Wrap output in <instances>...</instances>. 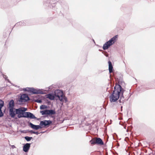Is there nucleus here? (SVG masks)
I'll return each mask as SVG.
<instances>
[{
    "label": "nucleus",
    "mask_w": 155,
    "mask_h": 155,
    "mask_svg": "<svg viewBox=\"0 0 155 155\" xmlns=\"http://www.w3.org/2000/svg\"><path fill=\"white\" fill-rule=\"evenodd\" d=\"M22 108L15 109L14 114L10 116L11 117L15 119L21 118H29L31 112H25L26 110H23Z\"/></svg>",
    "instance_id": "1"
},
{
    "label": "nucleus",
    "mask_w": 155,
    "mask_h": 155,
    "mask_svg": "<svg viewBox=\"0 0 155 155\" xmlns=\"http://www.w3.org/2000/svg\"><path fill=\"white\" fill-rule=\"evenodd\" d=\"M114 88V90L109 97L111 102H115L118 100L123 88L120 84H116Z\"/></svg>",
    "instance_id": "2"
},
{
    "label": "nucleus",
    "mask_w": 155,
    "mask_h": 155,
    "mask_svg": "<svg viewBox=\"0 0 155 155\" xmlns=\"http://www.w3.org/2000/svg\"><path fill=\"white\" fill-rule=\"evenodd\" d=\"M117 35H115L105 42L103 45L102 47L103 49L104 50L107 49L110 47L117 40Z\"/></svg>",
    "instance_id": "3"
},
{
    "label": "nucleus",
    "mask_w": 155,
    "mask_h": 155,
    "mask_svg": "<svg viewBox=\"0 0 155 155\" xmlns=\"http://www.w3.org/2000/svg\"><path fill=\"white\" fill-rule=\"evenodd\" d=\"M125 91V90L123 88L121 93V94H120V98L119 100V101L120 103L124 104V102L125 101V100L127 101L132 94L130 93V90L128 91H127L126 93H127V96L126 97V98H125V97L124 96V93Z\"/></svg>",
    "instance_id": "4"
},
{
    "label": "nucleus",
    "mask_w": 155,
    "mask_h": 155,
    "mask_svg": "<svg viewBox=\"0 0 155 155\" xmlns=\"http://www.w3.org/2000/svg\"><path fill=\"white\" fill-rule=\"evenodd\" d=\"M15 106V103L14 100L13 99L11 100L8 102V104L7 106L10 116L14 114L15 109H16L14 108Z\"/></svg>",
    "instance_id": "5"
},
{
    "label": "nucleus",
    "mask_w": 155,
    "mask_h": 155,
    "mask_svg": "<svg viewBox=\"0 0 155 155\" xmlns=\"http://www.w3.org/2000/svg\"><path fill=\"white\" fill-rule=\"evenodd\" d=\"M29 91V92L32 94H46L45 90L42 89H35L33 87H30Z\"/></svg>",
    "instance_id": "6"
},
{
    "label": "nucleus",
    "mask_w": 155,
    "mask_h": 155,
    "mask_svg": "<svg viewBox=\"0 0 155 155\" xmlns=\"http://www.w3.org/2000/svg\"><path fill=\"white\" fill-rule=\"evenodd\" d=\"M89 142L92 145L97 144L98 145L101 146L104 145L103 141L100 137L97 138L95 140L94 139L92 138L89 141Z\"/></svg>",
    "instance_id": "7"
},
{
    "label": "nucleus",
    "mask_w": 155,
    "mask_h": 155,
    "mask_svg": "<svg viewBox=\"0 0 155 155\" xmlns=\"http://www.w3.org/2000/svg\"><path fill=\"white\" fill-rule=\"evenodd\" d=\"M113 76L119 82L122 83L123 76L120 73L118 72L114 71L113 73Z\"/></svg>",
    "instance_id": "8"
},
{
    "label": "nucleus",
    "mask_w": 155,
    "mask_h": 155,
    "mask_svg": "<svg viewBox=\"0 0 155 155\" xmlns=\"http://www.w3.org/2000/svg\"><path fill=\"white\" fill-rule=\"evenodd\" d=\"M54 95L55 99L61 101L62 99V96L63 94V91L60 90H57L54 91Z\"/></svg>",
    "instance_id": "9"
},
{
    "label": "nucleus",
    "mask_w": 155,
    "mask_h": 155,
    "mask_svg": "<svg viewBox=\"0 0 155 155\" xmlns=\"http://www.w3.org/2000/svg\"><path fill=\"white\" fill-rule=\"evenodd\" d=\"M52 121L50 120H44L40 122V125L43 127H47L50 126L52 124Z\"/></svg>",
    "instance_id": "10"
},
{
    "label": "nucleus",
    "mask_w": 155,
    "mask_h": 155,
    "mask_svg": "<svg viewBox=\"0 0 155 155\" xmlns=\"http://www.w3.org/2000/svg\"><path fill=\"white\" fill-rule=\"evenodd\" d=\"M30 100V98L27 94H23L21 96L18 100V101L19 102H26Z\"/></svg>",
    "instance_id": "11"
},
{
    "label": "nucleus",
    "mask_w": 155,
    "mask_h": 155,
    "mask_svg": "<svg viewBox=\"0 0 155 155\" xmlns=\"http://www.w3.org/2000/svg\"><path fill=\"white\" fill-rule=\"evenodd\" d=\"M28 124L29 127L32 129L35 130H38L42 128V127L41 125H40V124L39 125H35L29 121L28 122Z\"/></svg>",
    "instance_id": "12"
},
{
    "label": "nucleus",
    "mask_w": 155,
    "mask_h": 155,
    "mask_svg": "<svg viewBox=\"0 0 155 155\" xmlns=\"http://www.w3.org/2000/svg\"><path fill=\"white\" fill-rule=\"evenodd\" d=\"M31 143H27L23 144V150L25 152H27L28 151L30 147Z\"/></svg>",
    "instance_id": "13"
},
{
    "label": "nucleus",
    "mask_w": 155,
    "mask_h": 155,
    "mask_svg": "<svg viewBox=\"0 0 155 155\" xmlns=\"http://www.w3.org/2000/svg\"><path fill=\"white\" fill-rule=\"evenodd\" d=\"M4 106V102L2 100L0 99V117H3L4 115V113L2 110V107Z\"/></svg>",
    "instance_id": "14"
},
{
    "label": "nucleus",
    "mask_w": 155,
    "mask_h": 155,
    "mask_svg": "<svg viewBox=\"0 0 155 155\" xmlns=\"http://www.w3.org/2000/svg\"><path fill=\"white\" fill-rule=\"evenodd\" d=\"M58 1L57 0H54V1L51 2L50 0H47L44 3V4L46 6L48 7H51V5L52 4H54Z\"/></svg>",
    "instance_id": "15"
},
{
    "label": "nucleus",
    "mask_w": 155,
    "mask_h": 155,
    "mask_svg": "<svg viewBox=\"0 0 155 155\" xmlns=\"http://www.w3.org/2000/svg\"><path fill=\"white\" fill-rule=\"evenodd\" d=\"M48 116L51 117V115H54L56 114V112L54 109H48Z\"/></svg>",
    "instance_id": "16"
},
{
    "label": "nucleus",
    "mask_w": 155,
    "mask_h": 155,
    "mask_svg": "<svg viewBox=\"0 0 155 155\" xmlns=\"http://www.w3.org/2000/svg\"><path fill=\"white\" fill-rule=\"evenodd\" d=\"M47 97L51 100H53L55 99V97L54 94L50 93L46 95Z\"/></svg>",
    "instance_id": "17"
},
{
    "label": "nucleus",
    "mask_w": 155,
    "mask_h": 155,
    "mask_svg": "<svg viewBox=\"0 0 155 155\" xmlns=\"http://www.w3.org/2000/svg\"><path fill=\"white\" fill-rule=\"evenodd\" d=\"M26 25V23L24 22V21H21L17 23L16 24H15V25L12 28V29H13V28L15 26H25Z\"/></svg>",
    "instance_id": "18"
},
{
    "label": "nucleus",
    "mask_w": 155,
    "mask_h": 155,
    "mask_svg": "<svg viewBox=\"0 0 155 155\" xmlns=\"http://www.w3.org/2000/svg\"><path fill=\"white\" fill-rule=\"evenodd\" d=\"M29 118L31 119H36L38 120H40V118H37V117L35 116L33 114L31 113V114L30 115V116L29 117Z\"/></svg>",
    "instance_id": "19"
},
{
    "label": "nucleus",
    "mask_w": 155,
    "mask_h": 155,
    "mask_svg": "<svg viewBox=\"0 0 155 155\" xmlns=\"http://www.w3.org/2000/svg\"><path fill=\"white\" fill-rule=\"evenodd\" d=\"M48 109H45L40 111V113L42 115H48Z\"/></svg>",
    "instance_id": "20"
},
{
    "label": "nucleus",
    "mask_w": 155,
    "mask_h": 155,
    "mask_svg": "<svg viewBox=\"0 0 155 155\" xmlns=\"http://www.w3.org/2000/svg\"><path fill=\"white\" fill-rule=\"evenodd\" d=\"M109 71V73L110 74V78L111 76V74H110L111 73L113 72V71H114V69L113 66H110L109 67V69H108Z\"/></svg>",
    "instance_id": "21"
},
{
    "label": "nucleus",
    "mask_w": 155,
    "mask_h": 155,
    "mask_svg": "<svg viewBox=\"0 0 155 155\" xmlns=\"http://www.w3.org/2000/svg\"><path fill=\"white\" fill-rule=\"evenodd\" d=\"M62 99V101H61V102H64V101L65 103H66L68 101L67 97L65 96H64L63 94Z\"/></svg>",
    "instance_id": "22"
},
{
    "label": "nucleus",
    "mask_w": 155,
    "mask_h": 155,
    "mask_svg": "<svg viewBox=\"0 0 155 155\" xmlns=\"http://www.w3.org/2000/svg\"><path fill=\"white\" fill-rule=\"evenodd\" d=\"M25 139L28 142L30 141V140L33 138L32 137H30L28 136L24 137Z\"/></svg>",
    "instance_id": "23"
},
{
    "label": "nucleus",
    "mask_w": 155,
    "mask_h": 155,
    "mask_svg": "<svg viewBox=\"0 0 155 155\" xmlns=\"http://www.w3.org/2000/svg\"><path fill=\"white\" fill-rule=\"evenodd\" d=\"M47 107V106L45 105H42L40 106V108L41 110H44L46 109Z\"/></svg>",
    "instance_id": "24"
},
{
    "label": "nucleus",
    "mask_w": 155,
    "mask_h": 155,
    "mask_svg": "<svg viewBox=\"0 0 155 155\" xmlns=\"http://www.w3.org/2000/svg\"><path fill=\"white\" fill-rule=\"evenodd\" d=\"M29 132H30L31 134H36L37 135H38L39 134V133H38V131L35 132V131H34L32 130H29Z\"/></svg>",
    "instance_id": "25"
},
{
    "label": "nucleus",
    "mask_w": 155,
    "mask_h": 155,
    "mask_svg": "<svg viewBox=\"0 0 155 155\" xmlns=\"http://www.w3.org/2000/svg\"><path fill=\"white\" fill-rule=\"evenodd\" d=\"M35 101L38 103H41L42 102V100L41 99H36L35 100Z\"/></svg>",
    "instance_id": "26"
},
{
    "label": "nucleus",
    "mask_w": 155,
    "mask_h": 155,
    "mask_svg": "<svg viewBox=\"0 0 155 155\" xmlns=\"http://www.w3.org/2000/svg\"><path fill=\"white\" fill-rule=\"evenodd\" d=\"M29 88H30V87H27L24 88L23 89V90L24 91H27L29 92Z\"/></svg>",
    "instance_id": "27"
},
{
    "label": "nucleus",
    "mask_w": 155,
    "mask_h": 155,
    "mask_svg": "<svg viewBox=\"0 0 155 155\" xmlns=\"http://www.w3.org/2000/svg\"><path fill=\"white\" fill-rule=\"evenodd\" d=\"M29 130H22L21 131V132L22 133L26 134L28 132H29Z\"/></svg>",
    "instance_id": "28"
},
{
    "label": "nucleus",
    "mask_w": 155,
    "mask_h": 155,
    "mask_svg": "<svg viewBox=\"0 0 155 155\" xmlns=\"http://www.w3.org/2000/svg\"><path fill=\"white\" fill-rule=\"evenodd\" d=\"M108 64L109 67L113 66V65H112V63L110 60H109L108 61Z\"/></svg>",
    "instance_id": "29"
},
{
    "label": "nucleus",
    "mask_w": 155,
    "mask_h": 155,
    "mask_svg": "<svg viewBox=\"0 0 155 155\" xmlns=\"http://www.w3.org/2000/svg\"><path fill=\"white\" fill-rule=\"evenodd\" d=\"M3 76L5 81H7L8 79V77L6 75H3Z\"/></svg>",
    "instance_id": "30"
},
{
    "label": "nucleus",
    "mask_w": 155,
    "mask_h": 155,
    "mask_svg": "<svg viewBox=\"0 0 155 155\" xmlns=\"http://www.w3.org/2000/svg\"><path fill=\"white\" fill-rule=\"evenodd\" d=\"M104 55H105L106 57H107L108 56V54L107 53V52L106 51H105L104 52V54H103Z\"/></svg>",
    "instance_id": "31"
},
{
    "label": "nucleus",
    "mask_w": 155,
    "mask_h": 155,
    "mask_svg": "<svg viewBox=\"0 0 155 155\" xmlns=\"http://www.w3.org/2000/svg\"><path fill=\"white\" fill-rule=\"evenodd\" d=\"M104 55H105L106 57H107L108 56V54L107 53V52L106 51H105L104 52V54H103Z\"/></svg>",
    "instance_id": "32"
},
{
    "label": "nucleus",
    "mask_w": 155,
    "mask_h": 155,
    "mask_svg": "<svg viewBox=\"0 0 155 155\" xmlns=\"http://www.w3.org/2000/svg\"><path fill=\"white\" fill-rule=\"evenodd\" d=\"M99 51H101L102 52V53H103V54H104V51H103L102 50H101V49H99Z\"/></svg>",
    "instance_id": "33"
},
{
    "label": "nucleus",
    "mask_w": 155,
    "mask_h": 155,
    "mask_svg": "<svg viewBox=\"0 0 155 155\" xmlns=\"http://www.w3.org/2000/svg\"><path fill=\"white\" fill-rule=\"evenodd\" d=\"M11 147H12V148L14 149V148H15L16 147L15 146V145H12L11 146Z\"/></svg>",
    "instance_id": "34"
},
{
    "label": "nucleus",
    "mask_w": 155,
    "mask_h": 155,
    "mask_svg": "<svg viewBox=\"0 0 155 155\" xmlns=\"http://www.w3.org/2000/svg\"><path fill=\"white\" fill-rule=\"evenodd\" d=\"M46 132V131H41V132H40L39 134L40 133H41V134H43V133H44L45 132Z\"/></svg>",
    "instance_id": "35"
},
{
    "label": "nucleus",
    "mask_w": 155,
    "mask_h": 155,
    "mask_svg": "<svg viewBox=\"0 0 155 155\" xmlns=\"http://www.w3.org/2000/svg\"><path fill=\"white\" fill-rule=\"evenodd\" d=\"M6 81H7L8 82H9L10 83H11L10 81L8 79H7V80Z\"/></svg>",
    "instance_id": "36"
},
{
    "label": "nucleus",
    "mask_w": 155,
    "mask_h": 155,
    "mask_svg": "<svg viewBox=\"0 0 155 155\" xmlns=\"http://www.w3.org/2000/svg\"><path fill=\"white\" fill-rule=\"evenodd\" d=\"M89 124H89V123H87L86 124V125H87V126H88V125H89Z\"/></svg>",
    "instance_id": "37"
},
{
    "label": "nucleus",
    "mask_w": 155,
    "mask_h": 155,
    "mask_svg": "<svg viewBox=\"0 0 155 155\" xmlns=\"http://www.w3.org/2000/svg\"><path fill=\"white\" fill-rule=\"evenodd\" d=\"M23 108L25 109L24 110H26L27 108H24V107H23Z\"/></svg>",
    "instance_id": "38"
},
{
    "label": "nucleus",
    "mask_w": 155,
    "mask_h": 155,
    "mask_svg": "<svg viewBox=\"0 0 155 155\" xmlns=\"http://www.w3.org/2000/svg\"><path fill=\"white\" fill-rule=\"evenodd\" d=\"M50 101H49V102H48V104H50Z\"/></svg>",
    "instance_id": "39"
},
{
    "label": "nucleus",
    "mask_w": 155,
    "mask_h": 155,
    "mask_svg": "<svg viewBox=\"0 0 155 155\" xmlns=\"http://www.w3.org/2000/svg\"><path fill=\"white\" fill-rule=\"evenodd\" d=\"M5 110H4V112H5Z\"/></svg>",
    "instance_id": "40"
},
{
    "label": "nucleus",
    "mask_w": 155,
    "mask_h": 155,
    "mask_svg": "<svg viewBox=\"0 0 155 155\" xmlns=\"http://www.w3.org/2000/svg\"><path fill=\"white\" fill-rule=\"evenodd\" d=\"M93 41L95 43L94 40V39H93Z\"/></svg>",
    "instance_id": "41"
},
{
    "label": "nucleus",
    "mask_w": 155,
    "mask_h": 155,
    "mask_svg": "<svg viewBox=\"0 0 155 155\" xmlns=\"http://www.w3.org/2000/svg\"><path fill=\"white\" fill-rule=\"evenodd\" d=\"M122 107H123V106H121V108H122Z\"/></svg>",
    "instance_id": "42"
},
{
    "label": "nucleus",
    "mask_w": 155,
    "mask_h": 155,
    "mask_svg": "<svg viewBox=\"0 0 155 155\" xmlns=\"http://www.w3.org/2000/svg\"><path fill=\"white\" fill-rule=\"evenodd\" d=\"M84 121V120H83L81 121V123H82V121Z\"/></svg>",
    "instance_id": "43"
},
{
    "label": "nucleus",
    "mask_w": 155,
    "mask_h": 155,
    "mask_svg": "<svg viewBox=\"0 0 155 155\" xmlns=\"http://www.w3.org/2000/svg\"><path fill=\"white\" fill-rule=\"evenodd\" d=\"M64 121V120H63V121H62V122H63V121Z\"/></svg>",
    "instance_id": "44"
},
{
    "label": "nucleus",
    "mask_w": 155,
    "mask_h": 155,
    "mask_svg": "<svg viewBox=\"0 0 155 155\" xmlns=\"http://www.w3.org/2000/svg\"><path fill=\"white\" fill-rule=\"evenodd\" d=\"M53 6H53V5H52V7H53Z\"/></svg>",
    "instance_id": "45"
}]
</instances>
